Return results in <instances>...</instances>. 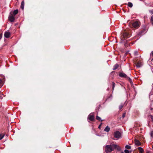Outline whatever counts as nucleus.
<instances>
[{
  "instance_id": "obj_28",
  "label": "nucleus",
  "mask_w": 153,
  "mask_h": 153,
  "mask_svg": "<svg viewBox=\"0 0 153 153\" xmlns=\"http://www.w3.org/2000/svg\"><path fill=\"white\" fill-rule=\"evenodd\" d=\"M150 135L152 137H153V131H151Z\"/></svg>"
},
{
  "instance_id": "obj_10",
  "label": "nucleus",
  "mask_w": 153,
  "mask_h": 153,
  "mask_svg": "<svg viewBox=\"0 0 153 153\" xmlns=\"http://www.w3.org/2000/svg\"><path fill=\"white\" fill-rule=\"evenodd\" d=\"M134 142L135 145L137 146H139L141 145V143L138 140L136 139L134 140Z\"/></svg>"
},
{
  "instance_id": "obj_33",
  "label": "nucleus",
  "mask_w": 153,
  "mask_h": 153,
  "mask_svg": "<svg viewBox=\"0 0 153 153\" xmlns=\"http://www.w3.org/2000/svg\"><path fill=\"white\" fill-rule=\"evenodd\" d=\"M101 124H100V125H99V126H98V128H100L101 126Z\"/></svg>"
},
{
  "instance_id": "obj_34",
  "label": "nucleus",
  "mask_w": 153,
  "mask_h": 153,
  "mask_svg": "<svg viewBox=\"0 0 153 153\" xmlns=\"http://www.w3.org/2000/svg\"><path fill=\"white\" fill-rule=\"evenodd\" d=\"M3 98V97L2 96H0V99H2Z\"/></svg>"
},
{
  "instance_id": "obj_9",
  "label": "nucleus",
  "mask_w": 153,
  "mask_h": 153,
  "mask_svg": "<svg viewBox=\"0 0 153 153\" xmlns=\"http://www.w3.org/2000/svg\"><path fill=\"white\" fill-rule=\"evenodd\" d=\"M113 146L114 148V149H117L118 151H120L121 150V149L119 146L116 144H113Z\"/></svg>"
},
{
  "instance_id": "obj_26",
  "label": "nucleus",
  "mask_w": 153,
  "mask_h": 153,
  "mask_svg": "<svg viewBox=\"0 0 153 153\" xmlns=\"http://www.w3.org/2000/svg\"><path fill=\"white\" fill-rule=\"evenodd\" d=\"M125 153H129V151L127 149H125L124 150Z\"/></svg>"
},
{
  "instance_id": "obj_32",
  "label": "nucleus",
  "mask_w": 153,
  "mask_h": 153,
  "mask_svg": "<svg viewBox=\"0 0 153 153\" xmlns=\"http://www.w3.org/2000/svg\"><path fill=\"white\" fill-rule=\"evenodd\" d=\"M2 37V34H0V40L1 39Z\"/></svg>"
},
{
  "instance_id": "obj_27",
  "label": "nucleus",
  "mask_w": 153,
  "mask_h": 153,
  "mask_svg": "<svg viewBox=\"0 0 153 153\" xmlns=\"http://www.w3.org/2000/svg\"><path fill=\"white\" fill-rule=\"evenodd\" d=\"M123 107V105H120L119 106V109L120 110H121Z\"/></svg>"
},
{
  "instance_id": "obj_35",
  "label": "nucleus",
  "mask_w": 153,
  "mask_h": 153,
  "mask_svg": "<svg viewBox=\"0 0 153 153\" xmlns=\"http://www.w3.org/2000/svg\"><path fill=\"white\" fill-rule=\"evenodd\" d=\"M151 62H153V59H152L151 60Z\"/></svg>"
},
{
  "instance_id": "obj_20",
  "label": "nucleus",
  "mask_w": 153,
  "mask_h": 153,
  "mask_svg": "<svg viewBox=\"0 0 153 153\" xmlns=\"http://www.w3.org/2000/svg\"><path fill=\"white\" fill-rule=\"evenodd\" d=\"M150 21L152 25H153V15L151 17Z\"/></svg>"
},
{
  "instance_id": "obj_25",
  "label": "nucleus",
  "mask_w": 153,
  "mask_h": 153,
  "mask_svg": "<svg viewBox=\"0 0 153 153\" xmlns=\"http://www.w3.org/2000/svg\"><path fill=\"white\" fill-rule=\"evenodd\" d=\"M151 118L152 121L153 122V116L152 115H150L149 116Z\"/></svg>"
},
{
  "instance_id": "obj_6",
  "label": "nucleus",
  "mask_w": 153,
  "mask_h": 153,
  "mask_svg": "<svg viewBox=\"0 0 153 153\" xmlns=\"http://www.w3.org/2000/svg\"><path fill=\"white\" fill-rule=\"evenodd\" d=\"M88 119L91 121H93L94 120V116L93 113H91L88 115Z\"/></svg>"
},
{
  "instance_id": "obj_38",
  "label": "nucleus",
  "mask_w": 153,
  "mask_h": 153,
  "mask_svg": "<svg viewBox=\"0 0 153 153\" xmlns=\"http://www.w3.org/2000/svg\"><path fill=\"white\" fill-rule=\"evenodd\" d=\"M121 153H124L123 152H122Z\"/></svg>"
},
{
  "instance_id": "obj_11",
  "label": "nucleus",
  "mask_w": 153,
  "mask_h": 153,
  "mask_svg": "<svg viewBox=\"0 0 153 153\" xmlns=\"http://www.w3.org/2000/svg\"><path fill=\"white\" fill-rule=\"evenodd\" d=\"M142 65V64L141 62H138L136 64V66L137 68H140Z\"/></svg>"
},
{
  "instance_id": "obj_1",
  "label": "nucleus",
  "mask_w": 153,
  "mask_h": 153,
  "mask_svg": "<svg viewBox=\"0 0 153 153\" xmlns=\"http://www.w3.org/2000/svg\"><path fill=\"white\" fill-rule=\"evenodd\" d=\"M105 151L107 153L110 152L114 150V148L112 145H107L105 146Z\"/></svg>"
},
{
  "instance_id": "obj_2",
  "label": "nucleus",
  "mask_w": 153,
  "mask_h": 153,
  "mask_svg": "<svg viewBox=\"0 0 153 153\" xmlns=\"http://www.w3.org/2000/svg\"><path fill=\"white\" fill-rule=\"evenodd\" d=\"M130 36V35L128 33L125 32L123 33L121 38L123 40H124L125 39L128 38Z\"/></svg>"
},
{
  "instance_id": "obj_17",
  "label": "nucleus",
  "mask_w": 153,
  "mask_h": 153,
  "mask_svg": "<svg viewBox=\"0 0 153 153\" xmlns=\"http://www.w3.org/2000/svg\"><path fill=\"white\" fill-rule=\"evenodd\" d=\"M149 98L151 101H153V94L149 95Z\"/></svg>"
},
{
  "instance_id": "obj_30",
  "label": "nucleus",
  "mask_w": 153,
  "mask_h": 153,
  "mask_svg": "<svg viewBox=\"0 0 153 153\" xmlns=\"http://www.w3.org/2000/svg\"><path fill=\"white\" fill-rule=\"evenodd\" d=\"M149 12L150 13H151L152 14H153V10H149Z\"/></svg>"
},
{
  "instance_id": "obj_15",
  "label": "nucleus",
  "mask_w": 153,
  "mask_h": 153,
  "mask_svg": "<svg viewBox=\"0 0 153 153\" xmlns=\"http://www.w3.org/2000/svg\"><path fill=\"white\" fill-rule=\"evenodd\" d=\"M18 12V10H14L13 12V14L14 15V16H15V15L17 14Z\"/></svg>"
},
{
  "instance_id": "obj_5",
  "label": "nucleus",
  "mask_w": 153,
  "mask_h": 153,
  "mask_svg": "<svg viewBox=\"0 0 153 153\" xmlns=\"http://www.w3.org/2000/svg\"><path fill=\"white\" fill-rule=\"evenodd\" d=\"M139 22L138 21H135L132 24V27L135 28H137L140 27Z\"/></svg>"
},
{
  "instance_id": "obj_22",
  "label": "nucleus",
  "mask_w": 153,
  "mask_h": 153,
  "mask_svg": "<svg viewBox=\"0 0 153 153\" xmlns=\"http://www.w3.org/2000/svg\"><path fill=\"white\" fill-rule=\"evenodd\" d=\"M4 135L0 134V140H1L4 137Z\"/></svg>"
},
{
  "instance_id": "obj_14",
  "label": "nucleus",
  "mask_w": 153,
  "mask_h": 153,
  "mask_svg": "<svg viewBox=\"0 0 153 153\" xmlns=\"http://www.w3.org/2000/svg\"><path fill=\"white\" fill-rule=\"evenodd\" d=\"M24 1H22L21 2V8L23 10L24 8Z\"/></svg>"
},
{
  "instance_id": "obj_24",
  "label": "nucleus",
  "mask_w": 153,
  "mask_h": 153,
  "mask_svg": "<svg viewBox=\"0 0 153 153\" xmlns=\"http://www.w3.org/2000/svg\"><path fill=\"white\" fill-rule=\"evenodd\" d=\"M134 54L135 56H137L138 55V52L137 51H134Z\"/></svg>"
},
{
  "instance_id": "obj_8",
  "label": "nucleus",
  "mask_w": 153,
  "mask_h": 153,
  "mask_svg": "<svg viewBox=\"0 0 153 153\" xmlns=\"http://www.w3.org/2000/svg\"><path fill=\"white\" fill-rule=\"evenodd\" d=\"M10 33L9 31H7L4 34V37L6 38H8L10 36Z\"/></svg>"
},
{
  "instance_id": "obj_16",
  "label": "nucleus",
  "mask_w": 153,
  "mask_h": 153,
  "mask_svg": "<svg viewBox=\"0 0 153 153\" xmlns=\"http://www.w3.org/2000/svg\"><path fill=\"white\" fill-rule=\"evenodd\" d=\"M118 66L119 65L117 64H116L113 67V70H115L116 69L118 68Z\"/></svg>"
},
{
  "instance_id": "obj_12",
  "label": "nucleus",
  "mask_w": 153,
  "mask_h": 153,
  "mask_svg": "<svg viewBox=\"0 0 153 153\" xmlns=\"http://www.w3.org/2000/svg\"><path fill=\"white\" fill-rule=\"evenodd\" d=\"M110 130V128L108 126H107L104 129V131L107 132H108Z\"/></svg>"
},
{
  "instance_id": "obj_29",
  "label": "nucleus",
  "mask_w": 153,
  "mask_h": 153,
  "mask_svg": "<svg viewBox=\"0 0 153 153\" xmlns=\"http://www.w3.org/2000/svg\"><path fill=\"white\" fill-rule=\"evenodd\" d=\"M126 116V113H123L122 115V117L124 118Z\"/></svg>"
},
{
  "instance_id": "obj_7",
  "label": "nucleus",
  "mask_w": 153,
  "mask_h": 153,
  "mask_svg": "<svg viewBox=\"0 0 153 153\" xmlns=\"http://www.w3.org/2000/svg\"><path fill=\"white\" fill-rule=\"evenodd\" d=\"M8 19L10 22H13L15 20L14 16L13 15L9 16L8 17Z\"/></svg>"
},
{
  "instance_id": "obj_39",
  "label": "nucleus",
  "mask_w": 153,
  "mask_h": 153,
  "mask_svg": "<svg viewBox=\"0 0 153 153\" xmlns=\"http://www.w3.org/2000/svg\"><path fill=\"white\" fill-rule=\"evenodd\" d=\"M152 85H153V83Z\"/></svg>"
},
{
  "instance_id": "obj_31",
  "label": "nucleus",
  "mask_w": 153,
  "mask_h": 153,
  "mask_svg": "<svg viewBox=\"0 0 153 153\" xmlns=\"http://www.w3.org/2000/svg\"><path fill=\"white\" fill-rule=\"evenodd\" d=\"M1 84V85H2V81L1 79H0V85Z\"/></svg>"
},
{
  "instance_id": "obj_21",
  "label": "nucleus",
  "mask_w": 153,
  "mask_h": 153,
  "mask_svg": "<svg viewBox=\"0 0 153 153\" xmlns=\"http://www.w3.org/2000/svg\"><path fill=\"white\" fill-rule=\"evenodd\" d=\"M96 119L97 120H101V121H102V120H101L100 117L98 116H96Z\"/></svg>"
},
{
  "instance_id": "obj_36",
  "label": "nucleus",
  "mask_w": 153,
  "mask_h": 153,
  "mask_svg": "<svg viewBox=\"0 0 153 153\" xmlns=\"http://www.w3.org/2000/svg\"><path fill=\"white\" fill-rule=\"evenodd\" d=\"M152 56H153V51L152 52Z\"/></svg>"
},
{
  "instance_id": "obj_19",
  "label": "nucleus",
  "mask_w": 153,
  "mask_h": 153,
  "mask_svg": "<svg viewBox=\"0 0 153 153\" xmlns=\"http://www.w3.org/2000/svg\"><path fill=\"white\" fill-rule=\"evenodd\" d=\"M125 148L128 149H131V146H130L126 145L125 146Z\"/></svg>"
},
{
  "instance_id": "obj_18",
  "label": "nucleus",
  "mask_w": 153,
  "mask_h": 153,
  "mask_svg": "<svg viewBox=\"0 0 153 153\" xmlns=\"http://www.w3.org/2000/svg\"><path fill=\"white\" fill-rule=\"evenodd\" d=\"M128 5L130 7H131L133 6L131 2H128Z\"/></svg>"
},
{
  "instance_id": "obj_13",
  "label": "nucleus",
  "mask_w": 153,
  "mask_h": 153,
  "mask_svg": "<svg viewBox=\"0 0 153 153\" xmlns=\"http://www.w3.org/2000/svg\"><path fill=\"white\" fill-rule=\"evenodd\" d=\"M137 149L139 150L140 153H143L144 151L143 148L140 147H138Z\"/></svg>"
},
{
  "instance_id": "obj_37",
  "label": "nucleus",
  "mask_w": 153,
  "mask_h": 153,
  "mask_svg": "<svg viewBox=\"0 0 153 153\" xmlns=\"http://www.w3.org/2000/svg\"><path fill=\"white\" fill-rule=\"evenodd\" d=\"M152 109H153V108H151V110H152Z\"/></svg>"
},
{
  "instance_id": "obj_4",
  "label": "nucleus",
  "mask_w": 153,
  "mask_h": 153,
  "mask_svg": "<svg viewBox=\"0 0 153 153\" xmlns=\"http://www.w3.org/2000/svg\"><path fill=\"white\" fill-rule=\"evenodd\" d=\"M119 76L121 77L125 78L127 79H130L128 77L126 74L123 72H120L119 74Z\"/></svg>"
},
{
  "instance_id": "obj_3",
  "label": "nucleus",
  "mask_w": 153,
  "mask_h": 153,
  "mask_svg": "<svg viewBox=\"0 0 153 153\" xmlns=\"http://www.w3.org/2000/svg\"><path fill=\"white\" fill-rule=\"evenodd\" d=\"M114 137L117 138L116 140L120 138L121 136V134L118 131H116L114 132Z\"/></svg>"
},
{
  "instance_id": "obj_23",
  "label": "nucleus",
  "mask_w": 153,
  "mask_h": 153,
  "mask_svg": "<svg viewBox=\"0 0 153 153\" xmlns=\"http://www.w3.org/2000/svg\"><path fill=\"white\" fill-rule=\"evenodd\" d=\"M112 89L113 90L114 89V88L115 87V83L114 82H112Z\"/></svg>"
}]
</instances>
